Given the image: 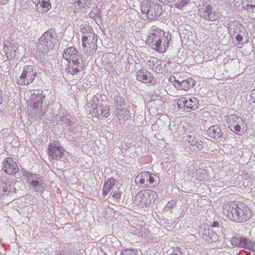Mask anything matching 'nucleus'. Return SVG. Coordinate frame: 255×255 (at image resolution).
I'll use <instances>...</instances> for the list:
<instances>
[{
    "instance_id": "obj_31",
    "label": "nucleus",
    "mask_w": 255,
    "mask_h": 255,
    "mask_svg": "<svg viewBox=\"0 0 255 255\" xmlns=\"http://www.w3.org/2000/svg\"><path fill=\"white\" fill-rule=\"evenodd\" d=\"M242 125L240 124H236L235 125H234L229 128L231 131L234 132V133L240 134L241 133V126Z\"/></svg>"
},
{
    "instance_id": "obj_15",
    "label": "nucleus",
    "mask_w": 255,
    "mask_h": 255,
    "mask_svg": "<svg viewBox=\"0 0 255 255\" xmlns=\"http://www.w3.org/2000/svg\"><path fill=\"white\" fill-rule=\"evenodd\" d=\"M173 79L175 81L174 86L178 90H188L191 87H193L196 83L195 80L192 78H189L181 82L177 80H176L174 77H173Z\"/></svg>"
},
{
    "instance_id": "obj_46",
    "label": "nucleus",
    "mask_w": 255,
    "mask_h": 255,
    "mask_svg": "<svg viewBox=\"0 0 255 255\" xmlns=\"http://www.w3.org/2000/svg\"><path fill=\"white\" fill-rule=\"evenodd\" d=\"M88 40V38L87 36H83L82 37V41L83 42H85Z\"/></svg>"
},
{
    "instance_id": "obj_28",
    "label": "nucleus",
    "mask_w": 255,
    "mask_h": 255,
    "mask_svg": "<svg viewBox=\"0 0 255 255\" xmlns=\"http://www.w3.org/2000/svg\"><path fill=\"white\" fill-rule=\"evenodd\" d=\"M114 101L116 104V107L123 108V106L125 105L124 99L119 95H117L115 97Z\"/></svg>"
},
{
    "instance_id": "obj_24",
    "label": "nucleus",
    "mask_w": 255,
    "mask_h": 255,
    "mask_svg": "<svg viewBox=\"0 0 255 255\" xmlns=\"http://www.w3.org/2000/svg\"><path fill=\"white\" fill-rule=\"evenodd\" d=\"M199 101L195 97H188L186 109L194 111L198 108Z\"/></svg>"
},
{
    "instance_id": "obj_9",
    "label": "nucleus",
    "mask_w": 255,
    "mask_h": 255,
    "mask_svg": "<svg viewBox=\"0 0 255 255\" xmlns=\"http://www.w3.org/2000/svg\"><path fill=\"white\" fill-rule=\"evenodd\" d=\"M36 71L32 65L23 67L22 74L17 79V83L21 85H27L31 83L35 78Z\"/></svg>"
},
{
    "instance_id": "obj_53",
    "label": "nucleus",
    "mask_w": 255,
    "mask_h": 255,
    "mask_svg": "<svg viewBox=\"0 0 255 255\" xmlns=\"http://www.w3.org/2000/svg\"><path fill=\"white\" fill-rule=\"evenodd\" d=\"M82 45L83 47H86V45L85 42H82Z\"/></svg>"
},
{
    "instance_id": "obj_39",
    "label": "nucleus",
    "mask_w": 255,
    "mask_h": 255,
    "mask_svg": "<svg viewBox=\"0 0 255 255\" xmlns=\"http://www.w3.org/2000/svg\"><path fill=\"white\" fill-rule=\"evenodd\" d=\"M188 138V142L190 143L191 145L194 146L196 144H197V141L193 139L191 136H189Z\"/></svg>"
},
{
    "instance_id": "obj_48",
    "label": "nucleus",
    "mask_w": 255,
    "mask_h": 255,
    "mask_svg": "<svg viewBox=\"0 0 255 255\" xmlns=\"http://www.w3.org/2000/svg\"><path fill=\"white\" fill-rule=\"evenodd\" d=\"M9 0H0V4H5Z\"/></svg>"
},
{
    "instance_id": "obj_36",
    "label": "nucleus",
    "mask_w": 255,
    "mask_h": 255,
    "mask_svg": "<svg viewBox=\"0 0 255 255\" xmlns=\"http://www.w3.org/2000/svg\"><path fill=\"white\" fill-rule=\"evenodd\" d=\"M222 227V226H221V224L218 221H214L212 224V225L210 226V228H217V230H216V232L217 231H218L219 229L220 228V227Z\"/></svg>"
},
{
    "instance_id": "obj_1",
    "label": "nucleus",
    "mask_w": 255,
    "mask_h": 255,
    "mask_svg": "<svg viewBox=\"0 0 255 255\" xmlns=\"http://www.w3.org/2000/svg\"><path fill=\"white\" fill-rule=\"evenodd\" d=\"M223 212L229 219L237 223L245 222L252 216L250 208L243 203L227 202L223 206Z\"/></svg>"
},
{
    "instance_id": "obj_32",
    "label": "nucleus",
    "mask_w": 255,
    "mask_h": 255,
    "mask_svg": "<svg viewBox=\"0 0 255 255\" xmlns=\"http://www.w3.org/2000/svg\"><path fill=\"white\" fill-rule=\"evenodd\" d=\"M92 0H77V3L78 5L82 7H89L91 4Z\"/></svg>"
},
{
    "instance_id": "obj_2",
    "label": "nucleus",
    "mask_w": 255,
    "mask_h": 255,
    "mask_svg": "<svg viewBox=\"0 0 255 255\" xmlns=\"http://www.w3.org/2000/svg\"><path fill=\"white\" fill-rule=\"evenodd\" d=\"M63 57L68 61L65 70L72 75H78L84 70L85 62L81 52L76 48L70 47L64 50Z\"/></svg>"
},
{
    "instance_id": "obj_35",
    "label": "nucleus",
    "mask_w": 255,
    "mask_h": 255,
    "mask_svg": "<svg viewBox=\"0 0 255 255\" xmlns=\"http://www.w3.org/2000/svg\"><path fill=\"white\" fill-rule=\"evenodd\" d=\"M120 255H137L133 250H124L122 252Z\"/></svg>"
},
{
    "instance_id": "obj_26",
    "label": "nucleus",
    "mask_w": 255,
    "mask_h": 255,
    "mask_svg": "<svg viewBox=\"0 0 255 255\" xmlns=\"http://www.w3.org/2000/svg\"><path fill=\"white\" fill-rule=\"evenodd\" d=\"M15 189V188L11 181H7L2 184V190L6 194H7V192H14Z\"/></svg>"
},
{
    "instance_id": "obj_8",
    "label": "nucleus",
    "mask_w": 255,
    "mask_h": 255,
    "mask_svg": "<svg viewBox=\"0 0 255 255\" xmlns=\"http://www.w3.org/2000/svg\"><path fill=\"white\" fill-rule=\"evenodd\" d=\"M23 175L26 178L27 182L30 184L36 192H42L44 190L43 178L41 176L27 171H24Z\"/></svg>"
},
{
    "instance_id": "obj_38",
    "label": "nucleus",
    "mask_w": 255,
    "mask_h": 255,
    "mask_svg": "<svg viewBox=\"0 0 255 255\" xmlns=\"http://www.w3.org/2000/svg\"><path fill=\"white\" fill-rule=\"evenodd\" d=\"M7 50H9V48H7ZM4 51L5 53V54L6 55V56L7 58L9 59H13L15 57V54L14 53L11 54V51L10 52V53L8 54V51H7L6 49L4 50Z\"/></svg>"
},
{
    "instance_id": "obj_12",
    "label": "nucleus",
    "mask_w": 255,
    "mask_h": 255,
    "mask_svg": "<svg viewBox=\"0 0 255 255\" xmlns=\"http://www.w3.org/2000/svg\"><path fill=\"white\" fill-rule=\"evenodd\" d=\"M212 228L209 226L203 225L200 228L199 233L201 238L208 242L212 243L216 242L218 240V236L217 233H211V235H209Z\"/></svg>"
},
{
    "instance_id": "obj_51",
    "label": "nucleus",
    "mask_w": 255,
    "mask_h": 255,
    "mask_svg": "<svg viewBox=\"0 0 255 255\" xmlns=\"http://www.w3.org/2000/svg\"><path fill=\"white\" fill-rule=\"evenodd\" d=\"M216 231H214L213 230V229H211V231H210V234H209V235H211V233H212H212H216Z\"/></svg>"
},
{
    "instance_id": "obj_50",
    "label": "nucleus",
    "mask_w": 255,
    "mask_h": 255,
    "mask_svg": "<svg viewBox=\"0 0 255 255\" xmlns=\"http://www.w3.org/2000/svg\"><path fill=\"white\" fill-rule=\"evenodd\" d=\"M243 177H244V179L247 180V179H248V177H249V175L248 174H246L243 175Z\"/></svg>"
},
{
    "instance_id": "obj_54",
    "label": "nucleus",
    "mask_w": 255,
    "mask_h": 255,
    "mask_svg": "<svg viewBox=\"0 0 255 255\" xmlns=\"http://www.w3.org/2000/svg\"><path fill=\"white\" fill-rule=\"evenodd\" d=\"M211 26H212L213 27V26H215L216 25L214 24H212L211 25Z\"/></svg>"
},
{
    "instance_id": "obj_17",
    "label": "nucleus",
    "mask_w": 255,
    "mask_h": 255,
    "mask_svg": "<svg viewBox=\"0 0 255 255\" xmlns=\"http://www.w3.org/2000/svg\"><path fill=\"white\" fill-rule=\"evenodd\" d=\"M35 9L40 13L46 12L51 7L49 0H33Z\"/></svg>"
},
{
    "instance_id": "obj_41",
    "label": "nucleus",
    "mask_w": 255,
    "mask_h": 255,
    "mask_svg": "<svg viewBox=\"0 0 255 255\" xmlns=\"http://www.w3.org/2000/svg\"><path fill=\"white\" fill-rule=\"evenodd\" d=\"M251 100L252 102L255 103V91L253 90L251 93Z\"/></svg>"
},
{
    "instance_id": "obj_4",
    "label": "nucleus",
    "mask_w": 255,
    "mask_h": 255,
    "mask_svg": "<svg viewBox=\"0 0 255 255\" xmlns=\"http://www.w3.org/2000/svg\"><path fill=\"white\" fill-rule=\"evenodd\" d=\"M101 95L97 94L94 96L92 98L91 103H89L87 105H90L91 108L90 111L93 117H97L101 119H104L108 118L110 114V109L108 105V102L106 100L101 99Z\"/></svg>"
},
{
    "instance_id": "obj_21",
    "label": "nucleus",
    "mask_w": 255,
    "mask_h": 255,
    "mask_svg": "<svg viewBox=\"0 0 255 255\" xmlns=\"http://www.w3.org/2000/svg\"><path fill=\"white\" fill-rule=\"evenodd\" d=\"M207 132L210 137L216 139L223 136V133L218 125L211 126L207 130Z\"/></svg>"
},
{
    "instance_id": "obj_40",
    "label": "nucleus",
    "mask_w": 255,
    "mask_h": 255,
    "mask_svg": "<svg viewBox=\"0 0 255 255\" xmlns=\"http://www.w3.org/2000/svg\"><path fill=\"white\" fill-rule=\"evenodd\" d=\"M255 6V4L254 2H251V3H248L247 5V9L249 10H251Z\"/></svg>"
},
{
    "instance_id": "obj_29",
    "label": "nucleus",
    "mask_w": 255,
    "mask_h": 255,
    "mask_svg": "<svg viewBox=\"0 0 255 255\" xmlns=\"http://www.w3.org/2000/svg\"><path fill=\"white\" fill-rule=\"evenodd\" d=\"M148 173V180H146L147 182L148 181L149 183L152 185L153 187H154L157 184V179L158 177L155 175H153L152 176L150 173L149 172L147 171Z\"/></svg>"
},
{
    "instance_id": "obj_47",
    "label": "nucleus",
    "mask_w": 255,
    "mask_h": 255,
    "mask_svg": "<svg viewBox=\"0 0 255 255\" xmlns=\"http://www.w3.org/2000/svg\"><path fill=\"white\" fill-rule=\"evenodd\" d=\"M249 253H248V252L245 251H240L239 253V255H249Z\"/></svg>"
},
{
    "instance_id": "obj_20",
    "label": "nucleus",
    "mask_w": 255,
    "mask_h": 255,
    "mask_svg": "<svg viewBox=\"0 0 255 255\" xmlns=\"http://www.w3.org/2000/svg\"><path fill=\"white\" fill-rule=\"evenodd\" d=\"M71 120V117L70 115H63L56 117L57 124L62 126L63 127L72 126L73 122Z\"/></svg>"
},
{
    "instance_id": "obj_22",
    "label": "nucleus",
    "mask_w": 255,
    "mask_h": 255,
    "mask_svg": "<svg viewBox=\"0 0 255 255\" xmlns=\"http://www.w3.org/2000/svg\"><path fill=\"white\" fill-rule=\"evenodd\" d=\"M226 121L228 124L229 128L234 125L236 124L237 123L240 124L242 125V126H244L245 125H246L245 121L243 120L241 117L235 114H231L229 115L227 118Z\"/></svg>"
},
{
    "instance_id": "obj_14",
    "label": "nucleus",
    "mask_w": 255,
    "mask_h": 255,
    "mask_svg": "<svg viewBox=\"0 0 255 255\" xmlns=\"http://www.w3.org/2000/svg\"><path fill=\"white\" fill-rule=\"evenodd\" d=\"M250 240L239 235L234 236L231 239V243L232 246L236 247L247 249L250 245Z\"/></svg>"
},
{
    "instance_id": "obj_13",
    "label": "nucleus",
    "mask_w": 255,
    "mask_h": 255,
    "mask_svg": "<svg viewBox=\"0 0 255 255\" xmlns=\"http://www.w3.org/2000/svg\"><path fill=\"white\" fill-rule=\"evenodd\" d=\"M2 169L9 174H15L18 170L16 162L11 157L7 158L3 161Z\"/></svg>"
},
{
    "instance_id": "obj_30",
    "label": "nucleus",
    "mask_w": 255,
    "mask_h": 255,
    "mask_svg": "<svg viewBox=\"0 0 255 255\" xmlns=\"http://www.w3.org/2000/svg\"><path fill=\"white\" fill-rule=\"evenodd\" d=\"M190 0H179L175 3V6L178 9H182L189 3Z\"/></svg>"
},
{
    "instance_id": "obj_27",
    "label": "nucleus",
    "mask_w": 255,
    "mask_h": 255,
    "mask_svg": "<svg viewBox=\"0 0 255 255\" xmlns=\"http://www.w3.org/2000/svg\"><path fill=\"white\" fill-rule=\"evenodd\" d=\"M187 100L188 97H181L180 98L178 99L177 101V105L179 108H184L185 109H186V105L187 104Z\"/></svg>"
},
{
    "instance_id": "obj_23",
    "label": "nucleus",
    "mask_w": 255,
    "mask_h": 255,
    "mask_svg": "<svg viewBox=\"0 0 255 255\" xmlns=\"http://www.w3.org/2000/svg\"><path fill=\"white\" fill-rule=\"evenodd\" d=\"M115 114L119 120L126 121L128 118V111L126 108L116 107Z\"/></svg>"
},
{
    "instance_id": "obj_45",
    "label": "nucleus",
    "mask_w": 255,
    "mask_h": 255,
    "mask_svg": "<svg viewBox=\"0 0 255 255\" xmlns=\"http://www.w3.org/2000/svg\"><path fill=\"white\" fill-rule=\"evenodd\" d=\"M56 254L55 255H72V254L68 253H65L64 252H60V251H56Z\"/></svg>"
},
{
    "instance_id": "obj_42",
    "label": "nucleus",
    "mask_w": 255,
    "mask_h": 255,
    "mask_svg": "<svg viewBox=\"0 0 255 255\" xmlns=\"http://www.w3.org/2000/svg\"><path fill=\"white\" fill-rule=\"evenodd\" d=\"M237 34L236 35H235L237 41L239 42H242L243 39V36L239 33Z\"/></svg>"
},
{
    "instance_id": "obj_16",
    "label": "nucleus",
    "mask_w": 255,
    "mask_h": 255,
    "mask_svg": "<svg viewBox=\"0 0 255 255\" xmlns=\"http://www.w3.org/2000/svg\"><path fill=\"white\" fill-rule=\"evenodd\" d=\"M199 12L200 16L206 20L213 21L217 19V16L215 12L212 11V8L210 5L199 9Z\"/></svg>"
},
{
    "instance_id": "obj_11",
    "label": "nucleus",
    "mask_w": 255,
    "mask_h": 255,
    "mask_svg": "<svg viewBox=\"0 0 255 255\" xmlns=\"http://www.w3.org/2000/svg\"><path fill=\"white\" fill-rule=\"evenodd\" d=\"M48 154L52 159L62 160L65 158V150L55 144H50L48 146Z\"/></svg>"
},
{
    "instance_id": "obj_43",
    "label": "nucleus",
    "mask_w": 255,
    "mask_h": 255,
    "mask_svg": "<svg viewBox=\"0 0 255 255\" xmlns=\"http://www.w3.org/2000/svg\"><path fill=\"white\" fill-rule=\"evenodd\" d=\"M112 196L116 199H119L121 197V193L119 192L115 191L113 192Z\"/></svg>"
},
{
    "instance_id": "obj_18",
    "label": "nucleus",
    "mask_w": 255,
    "mask_h": 255,
    "mask_svg": "<svg viewBox=\"0 0 255 255\" xmlns=\"http://www.w3.org/2000/svg\"><path fill=\"white\" fill-rule=\"evenodd\" d=\"M228 30L231 36L233 37L236 33H239L245 30V28L237 21H229L228 23Z\"/></svg>"
},
{
    "instance_id": "obj_33",
    "label": "nucleus",
    "mask_w": 255,
    "mask_h": 255,
    "mask_svg": "<svg viewBox=\"0 0 255 255\" xmlns=\"http://www.w3.org/2000/svg\"><path fill=\"white\" fill-rule=\"evenodd\" d=\"M176 202L175 200H171L170 201H168L165 206L164 207V210L165 211H170L171 212V209L174 206L176 205Z\"/></svg>"
},
{
    "instance_id": "obj_37",
    "label": "nucleus",
    "mask_w": 255,
    "mask_h": 255,
    "mask_svg": "<svg viewBox=\"0 0 255 255\" xmlns=\"http://www.w3.org/2000/svg\"><path fill=\"white\" fill-rule=\"evenodd\" d=\"M249 244L247 249L255 252V243L250 240Z\"/></svg>"
},
{
    "instance_id": "obj_49",
    "label": "nucleus",
    "mask_w": 255,
    "mask_h": 255,
    "mask_svg": "<svg viewBox=\"0 0 255 255\" xmlns=\"http://www.w3.org/2000/svg\"><path fill=\"white\" fill-rule=\"evenodd\" d=\"M2 101V92L1 89H0V104H1Z\"/></svg>"
},
{
    "instance_id": "obj_52",
    "label": "nucleus",
    "mask_w": 255,
    "mask_h": 255,
    "mask_svg": "<svg viewBox=\"0 0 255 255\" xmlns=\"http://www.w3.org/2000/svg\"><path fill=\"white\" fill-rule=\"evenodd\" d=\"M96 36H96V35L95 34H94V33L93 34V40L95 39V38L96 37Z\"/></svg>"
},
{
    "instance_id": "obj_5",
    "label": "nucleus",
    "mask_w": 255,
    "mask_h": 255,
    "mask_svg": "<svg viewBox=\"0 0 255 255\" xmlns=\"http://www.w3.org/2000/svg\"><path fill=\"white\" fill-rule=\"evenodd\" d=\"M57 34L53 28L49 29L45 32L38 39L37 48L43 53H46L53 49V43L55 42Z\"/></svg>"
},
{
    "instance_id": "obj_6",
    "label": "nucleus",
    "mask_w": 255,
    "mask_h": 255,
    "mask_svg": "<svg viewBox=\"0 0 255 255\" xmlns=\"http://www.w3.org/2000/svg\"><path fill=\"white\" fill-rule=\"evenodd\" d=\"M140 9L142 13H145L147 18L150 20L157 18L162 13V8L159 4L148 0H143Z\"/></svg>"
},
{
    "instance_id": "obj_7",
    "label": "nucleus",
    "mask_w": 255,
    "mask_h": 255,
    "mask_svg": "<svg viewBox=\"0 0 255 255\" xmlns=\"http://www.w3.org/2000/svg\"><path fill=\"white\" fill-rule=\"evenodd\" d=\"M45 95L43 94V92L40 90L33 91L31 93L30 98L33 109H34L37 118H40L44 116L45 112L42 109V104L43 100L45 98Z\"/></svg>"
},
{
    "instance_id": "obj_44",
    "label": "nucleus",
    "mask_w": 255,
    "mask_h": 255,
    "mask_svg": "<svg viewBox=\"0 0 255 255\" xmlns=\"http://www.w3.org/2000/svg\"><path fill=\"white\" fill-rule=\"evenodd\" d=\"M195 145H196L197 148L199 150H201L203 148V144L202 142L201 143L197 142V144Z\"/></svg>"
},
{
    "instance_id": "obj_34",
    "label": "nucleus",
    "mask_w": 255,
    "mask_h": 255,
    "mask_svg": "<svg viewBox=\"0 0 255 255\" xmlns=\"http://www.w3.org/2000/svg\"><path fill=\"white\" fill-rule=\"evenodd\" d=\"M90 15L91 17H97L100 18L101 17L100 10L97 7L93 8L90 13Z\"/></svg>"
},
{
    "instance_id": "obj_10",
    "label": "nucleus",
    "mask_w": 255,
    "mask_h": 255,
    "mask_svg": "<svg viewBox=\"0 0 255 255\" xmlns=\"http://www.w3.org/2000/svg\"><path fill=\"white\" fill-rule=\"evenodd\" d=\"M136 79L142 83L151 85H155L157 82L156 78L154 77L150 72L143 69L136 72Z\"/></svg>"
},
{
    "instance_id": "obj_3",
    "label": "nucleus",
    "mask_w": 255,
    "mask_h": 255,
    "mask_svg": "<svg viewBox=\"0 0 255 255\" xmlns=\"http://www.w3.org/2000/svg\"><path fill=\"white\" fill-rule=\"evenodd\" d=\"M149 35L146 43L151 48L159 52H164L171 38L169 33L165 35V32L158 28L156 26H152L149 29Z\"/></svg>"
},
{
    "instance_id": "obj_25",
    "label": "nucleus",
    "mask_w": 255,
    "mask_h": 255,
    "mask_svg": "<svg viewBox=\"0 0 255 255\" xmlns=\"http://www.w3.org/2000/svg\"><path fill=\"white\" fill-rule=\"evenodd\" d=\"M115 184V180L114 178L109 179L104 184L103 194L105 197L109 192Z\"/></svg>"
},
{
    "instance_id": "obj_19",
    "label": "nucleus",
    "mask_w": 255,
    "mask_h": 255,
    "mask_svg": "<svg viewBox=\"0 0 255 255\" xmlns=\"http://www.w3.org/2000/svg\"><path fill=\"white\" fill-rule=\"evenodd\" d=\"M148 176L147 171L140 172L135 178V183L142 188L151 187V186L145 183V180H148Z\"/></svg>"
}]
</instances>
